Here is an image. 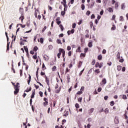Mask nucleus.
I'll use <instances>...</instances> for the list:
<instances>
[{"label": "nucleus", "instance_id": "nucleus-1", "mask_svg": "<svg viewBox=\"0 0 128 128\" xmlns=\"http://www.w3.org/2000/svg\"><path fill=\"white\" fill-rule=\"evenodd\" d=\"M20 12H22V14L20 17L19 18V20H21L22 22L24 20V8H20Z\"/></svg>", "mask_w": 128, "mask_h": 128}, {"label": "nucleus", "instance_id": "nucleus-2", "mask_svg": "<svg viewBox=\"0 0 128 128\" xmlns=\"http://www.w3.org/2000/svg\"><path fill=\"white\" fill-rule=\"evenodd\" d=\"M5 34H6V38H7V41L8 42V43H7L6 50H10V42H8V32H6Z\"/></svg>", "mask_w": 128, "mask_h": 128}, {"label": "nucleus", "instance_id": "nucleus-3", "mask_svg": "<svg viewBox=\"0 0 128 128\" xmlns=\"http://www.w3.org/2000/svg\"><path fill=\"white\" fill-rule=\"evenodd\" d=\"M58 50L62 54V57L64 58V60H65L64 56H66V51L64 50L62 48H60Z\"/></svg>", "mask_w": 128, "mask_h": 128}, {"label": "nucleus", "instance_id": "nucleus-4", "mask_svg": "<svg viewBox=\"0 0 128 128\" xmlns=\"http://www.w3.org/2000/svg\"><path fill=\"white\" fill-rule=\"evenodd\" d=\"M44 78L46 80V84L48 86H50V78H48L46 76H45Z\"/></svg>", "mask_w": 128, "mask_h": 128}, {"label": "nucleus", "instance_id": "nucleus-5", "mask_svg": "<svg viewBox=\"0 0 128 128\" xmlns=\"http://www.w3.org/2000/svg\"><path fill=\"white\" fill-rule=\"evenodd\" d=\"M94 0H91L90 5L88 6V8H94Z\"/></svg>", "mask_w": 128, "mask_h": 128}, {"label": "nucleus", "instance_id": "nucleus-6", "mask_svg": "<svg viewBox=\"0 0 128 128\" xmlns=\"http://www.w3.org/2000/svg\"><path fill=\"white\" fill-rule=\"evenodd\" d=\"M44 60L46 62L50 60V56H48L46 54H44Z\"/></svg>", "mask_w": 128, "mask_h": 128}, {"label": "nucleus", "instance_id": "nucleus-7", "mask_svg": "<svg viewBox=\"0 0 128 128\" xmlns=\"http://www.w3.org/2000/svg\"><path fill=\"white\" fill-rule=\"evenodd\" d=\"M14 89L15 90L14 91V94H15V96H16V94H18V92H20V88H14Z\"/></svg>", "mask_w": 128, "mask_h": 128}, {"label": "nucleus", "instance_id": "nucleus-8", "mask_svg": "<svg viewBox=\"0 0 128 128\" xmlns=\"http://www.w3.org/2000/svg\"><path fill=\"white\" fill-rule=\"evenodd\" d=\"M114 122L116 124H118V122H120V121L118 120V117L116 116L114 120Z\"/></svg>", "mask_w": 128, "mask_h": 128}, {"label": "nucleus", "instance_id": "nucleus-9", "mask_svg": "<svg viewBox=\"0 0 128 128\" xmlns=\"http://www.w3.org/2000/svg\"><path fill=\"white\" fill-rule=\"evenodd\" d=\"M82 66V62L80 61L78 66V68H80Z\"/></svg>", "mask_w": 128, "mask_h": 128}, {"label": "nucleus", "instance_id": "nucleus-10", "mask_svg": "<svg viewBox=\"0 0 128 128\" xmlns=\"http://www.w3.org/2000/svg\"><path fill=\"white\" fill-rule=\"evenodd\" d=\"M94 108H92L88 110V112L89 114H92V112H94Z\"/></svg>", "mask_w": 128, "mask_h": 128}, {"label": "nucleus", "instance_id": "nucleus-11", "mask_svg": "<svg viewBox=\"0 0 128 128\" xmlns=\"http://www.w3.org/2000/svg\"><path fill=\"white\" fill-rule=\"evenodd\" d=\"M28 86H30V81L32 80V76H30V74H28Z\"/></svg>", "mask_w": 128, "mask_h": 128}, {"label": "nucleus", "instance_id": "nucleus-12", "mask_svg": "<svg viewBox=\"0 0 128 128\" xmlns=\"http://www.w3.org/2000/svg\"><path fill=\"white\" fill-rule=\"evenodd\" d=\"M102 84H106V78H104L102 80Z\"/></svg>", "mask_w": 128, "mask_h": 128}, {"label": "nucleus", "instance_id": "nucleus-13", "mask_svg": "<svg viewBox=\"0 0 128 128\" xmlns=\"http://www.w3.org/2000/svg\"><path fill=\"white\" fill-rule=\"evenodd\" d=\"M114 7L116 10H118V2H116L115 3Z\"/></svg>", "mask_w": 128, "mask_h": 128}, {"label": "nucleus", "instance_id": "nucleus-14", "mask_svg": "<svg viewBox=\"0 0 128 128\" xmlns=\"http://www.w3.org/2000/svg\"><path fill=\"white\" fill-rule=\"evenodd\" d=\"M34 94H36V92L34 90H32V94L31 95V98H34Z\"/></svg>", "mask_w": 128, "mask_h": 128}, {"label": "nucleus", "instance_id": "nucleus-15", "mask_svg": "<svg viewBox=\"0 0 128 128\" xmlns=\"http://www.w3.org/2000/svg\"><path fill=\"white\" fill-rule=\"evenodd\" d=\"M38 70H40V68H38L36 72V76L38 78Z\"/></svg>", "mask_w": 128, "mask_h": 128}, {"label": "nucleus", "instance_id": "nucleus-16", "mask_svg": "<svg viewBox=\"0 0 128 128\" xmlns=\"http://www.w3.org/2000/svg\"><path fill=\"white\" fill-rule=\"evenodd\" d=\"M24 50L26 54H28V47L24 46Z\"/></svg>", "mask_w": 128, "mask_h": 128}, {"label": "nucleus", "instance_id": "nucleus-17", "mask_svg": "<svg viewBox=\"0 0 128 128\" xmlns=\"http://www.w3.org/2000/svg\"><path fill=\"white\" fill-rule=\"evenodd\" d=\"M98 60H102V54H100L98 57Z\"/></svg>", "mask_w": 128, "mask_h": 128}, {"label": "nucleus", "instance_id": "nucleus-18", "mask_svg": "<svg viewBox=\"0 0 128 128\" xmlns=\"http://www.w3.org/2000/svg\"><path fill=\"white\" fill-rule=\"evenodd\" d=\"M56 42L58 44H62V40H60V39H58L56 40Z\"/></svg>", "mask_w": 128, "mask_h": 128}, {"label": "nucleus", "instance_id": "nucleus-19", "mask_svg": "<svg viewBox=\"0 0 128 128\" xmlns=\"http://www.w3.org/2000/svg\"><path fill=\"white\" fill-rule=\"evenodd\" d=\"M60 90H62V88L60 87V88L58 90H56L55 91L56 94H60Z\"/></svg>", "mask_w": 128, "mask_h": 128}, {"label": "nucleus", "instance_id": "nucleus-20", "mask_svg": "<svg viewBox=\"0 0 128 128\" xmlns=\"http://www.w3.org/2000/svg\"><path fill=\"white\" fill-rule=\"evenodd\" d=\"M20 88V83L17 82L16 84L14 86V88Z\"/></svg>", "mask_w": 128, "mask_h": 128}, {"label": "nucleus", "instance_id": "nucleus-21", "mask_svg": "<svg viewBox=\"0 0 128 128\" xmlns=\"http://www.w3.org/2000/svg\"><path fill=\"white\" fill-rule=\"evenodd\" d=\"M108 12H114V10H112V8H108Z\"/></svg>", "mask_w": 128, "mask_h": 128}, {"label": "nucleus", "instance_id": "nucleus-22", "mask_svg": "<svg viewBox=\"0 0 128 128\" xmlns=\"http://www.w3.org/2000/svg\"><path fill=\"white\" fill-rule=\"evenodd\" d=\"M42 70H46V66L44 63L42 64Z\"/></svg>", "mask_w": 128, "mask_h": 128}, {"label": "nucleus", "instance_id": "nucleus-23", "mask_svg": "<svg viewBox=\"0 0 128 128\" xmlns=\"http://www.w3.org/2000/svg\"><path fill=\"white\" fill-rule=\"evenodd\" d=\"M68 116V111H65L64 116Z\"/></svg>", "mask_w": 128, "mask_h": 128}, {"label": "nucleus", "instance_id": "nucleus-24", "mask_svg": "<svg viewBox=\"0 0 128 128\" xmlns=\"http://www.w3.org/2000/svg\"><path fill=\"white\" fill-rule=\"evenodd\" d=\"M117 70H118L119 72H120V70H122V66H120V65L118 66H117Z\"/></svg>", "mask_w": 128, "mask_h": 128}, {"label": "nucleus", "instance_id": "nucleus-25", "mask_svg": "<svg viewBox=\"0 0 128 128\" xmlns=\"http://www.w3.org/2000/svg\"><path fill=\"white\" fill-rule=\"evenodd\" d=\"M38 50V48L36 46H35L33 48V52H36Z\"/></svg>", "mask_w": 128, "mask_h": 128}, {"label": "nucleus", "instance_id": "nucleus-26", "mask_svg": "<svg viewBox=\"0 0 128 128\" xmlns=\"http://www.w3.org/2000/svg\"><path fill=\"white\" fill-rule=\"evenodd\" d=\"M84 72V68L78 74L79 76H80L82 74V72Z\"/></svg>", "mask_w": 128, "mask_h": 128}, {"label": "nucleus", "instance_id": "nucleus-27", "mask_svg": "<svg viewBox=\"0 0 128 128\" xmlns=\"http://www.w3.org/2000/svg\"><path fill=\"white\" fill-rule=\"evenodd\" d=\"M76 52H81L82 51H80V46H78V49L76 50Z\"/></svg>", "mask_w": 128, "mask_h": 128}, {"label": "nucleus", "instance_id": "nucleus-28", "mask_svg": "<svg viewBox=\"0 0 128 128\" xmlns=\"http://www.w3.org/2000/svg\"><path fill=\"white\" fill-rule=\"evenodd\" d=\"M18 25H20V27L22 28H26V25H22V24H18L17 26H18Z\"/></svg>", "mask_w": 128, "mask_h": 128}, {"label": "nucleus", "instance_id": "nucleus-29", "mask_svg": "<svg viewBox=\"0 0 128 128\" xmlns=\"http://www.w3.org/2000/svg\"><path fill=\"white\" fill-rule=\"evenodd\" d=\"M60 56H62V52H59V53L57 54L58 58H60Z\"/></svg>", "mask_w": 128, "mask_h": 128}, {"label": "nucleus", "instance_id": "nucleus-30", "mask_svg": "<svg viewBox=\"0 0 128 128\" xmlns=\"http://www.w3.org/2000/svg\"><path fill=\"white\" fill-rule=\"evenodd\" d=\"M43 104L44 106H46L48 104V102H43Z\"/></svg>", "mask_w": 128, "mask_h": 128}, {"label": "nucleus", "instance_id": "nucleus-31", "mask_svg": "<svg viewBox=\"0 0 128 128\" xmlns=\"http://www.w3.org/2000/svg\"><path fill=\"white\" fill-rule=\"evenodd\" d=\"M116 26L112 25V26L111 28V30H116Z\"/></svg>", "mask_w": 128, "mask_h": 128}, {"label": "nucleus", "instance_id": "nucleus-32", "mask_svg": "<svg viewBox=\"0 0 128 128\" xmlns=\"http://www.w3.org/2000/svg\"><path fill=\"white\" fill-rule=\"evenodd\" d=\"M66 14V10L62 11L61 12V14L62 16H64V14Z\"/></svg>", "mask_w": 128, "mask_h": 128}, {"label": "nucleus", "instance_id": "nucleus-33", "mask_svg": "<svg viewBox=\"0 0 128 128\" xmlns=\"http://www.w3.org/2000/svg\"><path fill=\"white\" fill-rule=\"evenodd\" d=\"M95 66L96 68H98L99 67V68H100V63L98 62H96V64H95Z\"/></svg>", "mask_w": 128, "mask_h": 128}, {"label": "nucleus", "instance_id": "nucleus-34", "mask_svg": "<svg viewBox=\"0 0 128 128\" xmlns=\"http://www.w3.org/2000/svg\"><path fill=\"white\" fill-rule=\"evenodd\" d=\"M88 48H92V42H90L88 44Z\"/></svg>", "mask_w": 128, "mask_h": 128}, {"label": "nucleus", "instance_id": "nucleus-35", "mask_svg": "<svg viewBox=\"0 0 128 128\" xmlns=\"http://www.w3.org/2000/svg\"><path fill=\"white\" fill-rule=\"evenodd\" d=\"M78 100L79 102H82V97L78 98Z\"/></svg>", "mask_w": 128, "mask_h": 128}, {"label": "nucleus", "instance_id": "nucleus-36", "mask_svg": "<svg viewBox=\"0 0 128 128\" xmlns=\"http://www.w3.org/2000/svg\"><path fill=\"white\" fill-rule=\"evenodd\" d=\"M124 116L126 120H128V116L126 115V112H125V114H124Z\"/></svg>", "mask_w": 128, "mask_h": 128}, {"label": "nucleus", "instance_id": "nucleus-37", "mask_svg": "<svg viewBox=\"0 0 128 128\" xmlns=\"http://www.w3.org/2000/svg\"><path fill=\"white\" fill-rule=\"evenodd\" d=\"M110 106H114V101L110 102Z\"/></svg>", "mask_w": 128, "mask_h": 128}, {"label": "nucleus", "instance_id": "nucleus-38", "mask_svg": "<svg viewBox=\"0 0 128 128\" xmlns=\"http://www.w3.org/2000/svg\"><path fill=\"white\" fill-rule=\"evenodd\" d=\"M84 8H85L84 4H82L81 5V8H82V10H84Z\"/></svg>", "mask_w": 128, "mask_h": 128}, {"label": "nucleus", "instance_id": "nucleus-39", "mask_svg": "<svg viewBox=\"0 0 128 128\" xmlns=\"http://www.w3.org/2000/svg\"><path fill=\"white\" fill-rule=\"evenodd\" d=\"M108 112H109V110L108 109V108H106L104 110L105 114H108Z\"/></svg>", "mask_w": 128, "mask_h": 128}, {"label": "nucleus", "instance_id": "nucleus-40", "mask_svg": "<svg viewBox=\"0 0 128 128\" xmlns=\"http://www.w3.org/2000/svg\"><path fill=\"white\" fill-rule=\"evenodd\" d=\"M39 94H40V96L41 98H42L44 93H42V92L40 91V92H39Z\"/></svg>", "mask_w": 128, "mask_h": 128}, {"label": "nucleus", "instance_id": "nucleus-41", "mask_svg": "<svg viewBox=\"0 0 128 128\" xmlns=\"http://www.w3.org/2000/svg\"><path fill=\"white\" fill-rule=\"evenodd\" d=\"M90 26L91 28H92V26H94V23H92V22H90Z\"/></svg>", "mask_w": 128, "mask_h": 128}, {"label": "nucleus", "instance_id": "nucleus-42", "mask_svg": "<svg viewBox=\"0 0 128 128\" xmlns=\"http://www.w3.org/2000/svg\"><path fill=\"white\" fill-rule=\"evenodd\" d=\"M59 26L62 32V30H64V26H62V24H60Z\"/></svg>", "mask_w": 128, "mask_h": 128}, {"label": "nucleus", "instance_id": "nucleus-43", "mask_svg": "<svg viewBox=\"0 0 128 128\" xmlns=\"http://www.w3.org/2000/svg\"><path fill=\"white\" fill-rule=\"evenodd\" d=\"M76 24L74 23V24H72V28H76Z\"/></svg>", "mask_w": 128, "mask_h": 128}, {"label": "nucleus", "instance_id": "nucleus-44", "mask_svg": "<svg viewBox=\"0 0 128 128\" xmlns=\"http://www.w3.org/2000/svg\"><path fill=\"white\" fill-rule=\"evenodd\" d=\"M124 8H126L124 6V4H122V5H121V8H122V10H124Z\"/></svg>", "mask_w": 128, "mask_h": 128}, {"label": "nucleus", "instance_id": "nucleus-45", "mask_svg": "<svg viewBox=\"0 0 128 128\" xmlns=\"http://www.w3.org/2000/svg\"><path fill=\"white\" fill-rule=\"evenodd\" d=\"M124 16H120V22H124Z\"/></svg>", "mask_w": 128, "mask_h": 128}, {"label": "nucleus", "instance_id": "nucleus-46", "mask_svg": "<svg viewBox=\"0 0 128 128\" xmlns=\"http://www.w3.org/2000/svg\"><path fill=\"white\" fill-rule=\"evenodd\" d=\"M75 107L76 108H80V104H75Z\"/></svg>", "mask_w": 128, "mask_h": 128}, {"label": "nucleus", "instance_id": "nucleus-47", "mask_svg": "<svg viewBox=\"0 0 128 128\" xmlns=\"http://www.w3.org/2000/svg\"><path fill=\"white\" fill-rule=\"evenodd\" d=\"M96 64V60H93L92 62V66H94V64Z\"/></svg>", "mask_w": 128, "mask_h": 128}, {"label": "nucleus", "instance_id": "nucleus-48", "mask_svg": "<svg viewBox=\"0 0 128 128\" xmlns=\"http://www.w3.org/2000/svg\"><path fill=\"white\" fill-rule=\"evenodd\" d=\"M63 2H61V4H66V0H62Z\"/></svg>", "mask_w": 128, "mask_h": 128}, {"label": "nucleus", "instance_id": "nucleus-49", "mask_svg": "<svg viewBox=\"0 0 128 128\" xmlns=\"http://www.w3.org/2000/svg\"><path fill=\"white\" fill-rule=\"evenodd\" d=\"M76 94H82V91H78L76 93Z\"/></svg>", "mask_w": 128, "mask_h": 128}, {"label": "nucleus", "instance_id": "nucleus-50", "mask_svg": "<svg viewBox=\"0 0 128 128\" xmlns=\"http://www.w3.org/2000/svg\"><path fill=\"white\" fill-rule=\"evenodd\" d=\"M40 44H44V38H40Z\"/></svg>", "mask_w": 128, "mask_h": 128}, {"label": "nucleus", "instance_id": "nucleus-51", "mask_svg": "<svg viewBox=\"0 0 128 128\" xmlns=\"http://www.w3.org/2000/svg\"><path fill=\"white\" fill-rule=\"evenodd\" d=\"M96 18V16H94V14H92L91 16H90V18L92 20V18Z\"/></svg>", "mask_w": 128, "mask_h": 128}, {"label": "nucleus", "instance_id": "nucleus-52", "mask_svg": "<svg viewBox=\"0 0 128 128\" xmlns=\"http://www.w3.org/2000/svg\"><path fill=\"white\" fill-rule=\"evenodd\" d=\"M86 16H90V11L88 10L86 12Z\"/></svg>", "mask_w": 128, "mask_h": 128}, {"label": "nucleus", "instance_id": "nucleus-53", "mask_svg": "<svg viewBox=\"0 0 128 128\" xmlns=\"http://www.w3.org/2000/svg\"><path fill=\"white\" fill-rule=\"evenodd\" d=\"M46 26H44L42 30V32H44V30H46Z\"/></svg>", "mask_w": 128, "mask_h": 128}, {"label": "nucleus", "instance_id": "nucleus-54", "mask_svg": "<svg viewBox=\"0 0 128 128\" xmlns=\"http://www.w3.org/2000/svg\"><path fill=\"white\" fill-rule=\"evenodd\" d=\"M56 70V66H54L52 68V70L53 72H54Z\"/></svg>", "mask_w": 128, "mask_h": 128}, {"label": "nucleus", "instance_id": "nucleus-55", "mask_svg": "<svg viewBox=\"0 0 128 128\" xmlns=\"http://www.w3.org/2000/svg\"><path fill=\"white\" fill-rule=\"evenodd\" d=\"M12 26H14V24L13 23L11 24L9 26L8 28L10 30H12Z\"/></svg>", "mask_w": 128, "mask_h": 128}, {"label": "nucleus", "instance_id": "nucleus-56", "mask_svg": "<svg viewBox=\"0 0 128 128\" xmlns=\"http://www.w3.org/2000/svg\"><path fill=\"white\" fill-rule=\"evenodd\" d=\"M102 88H98V92H102Z\"/></svg>", "mask_w": 128, "mask_h": 128}, {"label": "nucleus", "instance_id": "nucleus-57", "mask_svg": "<svg viewBox=\"0 0 128 128\" xmlns=\"http://www.w3.org/2000/svg\"><path fill=\"white\" fill-rule=\"evenodd\" d=\"M32 58H34V60H36L38 58V56H36V55L33 56Z\"/></svg>", "mask_w": 128, "mask_h": 128}, {"label": "nucleus", "instance_id": "nucleus-58", "mask_svg": "<svg viewBox=\"0 0 128 128\" xmlns=\"http://www.w3.org/2000/svg\"><path fill=\"white\" fill-rule=\"evenodd\" d=\"M95 72H96L97 74H100V69H96L95 70Z\"/></svg>", "mask_w": 128, "mask_h": 128}, {"label": "nucleus", "instance_id": "nucleus-59", "mask_svg": "<svg viewBox=\"0 0 128 128\" xmlns=\"http://www.w3.org/2000/svg\"><path fill=\"white\" fill-rule=\"evenodd\" d=\"M72 50V48L70 47V46H68L67 50Z\"/></svg>", "mask_w": 128, "mask_h": 128}, {"label": "nucleus", "instance_id": "nucleus-60", "mask_svg": "<svg viewBox=\"0 0 128 128\" xmlns=\"http://www.w3.org/2000/svg\"><path fill=\"white\" fill-rule=\"evenodd\" d=\"M80 56H83L84 58V56H86V54L82 53L80 54Z\"/></svg>", "mask_w": 128, "mask_h": 128}, {"label": "nucleus", "instance_id": "nucleus-61", "mask_svg": "<svg viewBox=\"0 0 128 128\" xmlns=\"http://www.w3.org/2000/svg\"><path fill=\"white\" fill-rule=\"evenodd\" d=\"M59 38H64V34H60L59 36H58Z\"/></svg>", "mask_w": 128, "mask_h": 128}, {"label": "nucleus", "instance_id": "nucleus-62", "mask_svg": "<svg viewBox=\"0 0 128 128\" xmlns=\"http://www.w3.org/2000/svg\"><path fill=\"white\" fill-rule=\"evenodd\" d=\"M68 56H72V51H70L68 52Z\"/></svg>", "mask_w": 128, "mask_h": 128}, {"label": "nucleus", "instance_id": "nucleus-63", "mask_svg": "<svg viewBox=\"0 0 128 128\" xmlns=\"http://www.w3.org/2000/svg\"><path fill=\"white\" fill-rule=\"evenodd\" d=\"M20 76H22V70H20Z\"/></svg>", "mask_w": 128, "mask_h": 128}, {"label": "nucleus", "instance_id": "nucleus-64", "mask_svg": "<svg viewBox=\"0 0 128 128\" xmlns=\"http://www.w3.org/2000/svg\"><path fill=\"white\" fill-rule=\"evenodd\" d=\"M55 128H62V126H55Z\"/></svg>", "mask_w": 128, "mask_h": 128}]
</instances>
